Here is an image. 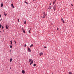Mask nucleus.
I'll return each mask as SVG.
<instances>
[{"instance_id":"10","label":"nucleus","mask_w":74,"mask_h":74,"mask_svg":"<svg viewBox=\"0 0 74 74\" xmlns=\"http://www.w3.org/2000/svg\"><path fill=\"white\" fill-rule=\"evenodd\" d=\"M33 44H32V45H30V48H32V47H33Z\"/></svg>"},{"instance_id":"30","label":"nucleus","mask_w":74,"mask_h":74,"mask_svg":"<svg viewBox=\"0 0 74 74\" xmlns=\"http://www.w3.org/2000/svg\"><path fill=\"white\" fill-rule=\"evenodd\" d=\"M44 48H47V47H44Z\"/></svg>"},{"instance_id":"28","label":"nucleus","mask_w":74,"mask_h":74,"mask_svg":"<svg viewBox=\"0 0 74 74\" xmlns=\"http://www.w3.org/2000/svg\"><path fill=\"white\" fill-rule=\"evenodd\" d=\"M24 47H26V45H24Z\"/></svg>"},{"instance_id":"8","label":"nucleus","mask_w":74,"mask_h":74,"mask_svg":"<svg viewBox=\"0 0 74 74\" xmlns=\"http://www.w3.org/2000/svg\"><path fill=\"white\" fill-rule=\"evenodd\" d=\"M33 61H32L30 63V65H31V64H33Z\"/></svg>"},{"instance_id":"17","label":"nucleus","mask_w":74,"mask_h":74,"mask_svg":"<svg viewBox=\"0 0 74 74\" xmlns=\"http://www.w3.org/2000/svg\"><path fill=\"white\" fill-rule=\"evenodd\" d=\"M69 74H72V73H71V72H69Z\"/></svg>"},{"instance_id":"36","label":"nucleus","mask_w":74,"mask_h":74,"mask_svg":"<svg viewBox=\"0 0 74 74\" xmlns=\"http://www.w3.org/2000/svg\"><path fill=\"white\" fill-rule=\"evenodd\" d=\"M57 29V30H58V29H59V28H58Z\"/></svg>"},{"instance_id":"34","label":"nucleus","mask_w":74,"mask_h":74,"mask_svg":"<svg viewBox=\"0 0 74 74\" xmlns=\"http://www.w3.org/2000/svg\"><path fill=\"white\" fill-rule=\"evenodd\" d=\"M1 20H2V19L0 20V22H1Z\"/></svg>"},{"instance_id":"6","label":"nucleus","mask_w":74,"mask_h":74,"mask_svg":"<svg viewBox=\"0 0 74 74\" xmlns=\"http://www.w3.org/2000/svg\"><path fill=\"white\" fill-rule=\"evenodd\" d=\"M43 54V53H42V52H41L39 54V55L40 56H41V55H42Z\"/></svg>"},{"instance_id":"40","label":"nucleus","mask_w":74,"mask_h":74,"mask_svg":"<svg viewBox=\"0 0 74 74\" xmlns=\"http://www.w3.org/2000/svg\"><path fill=\"white\" fill-rule=\"evenodd\" d=\"M51 4H50V5H51Z\"/></svg>"},{"instance_id":"27","label":"nucleus","mask_w":74,"mask_h":74,"mask_svg":"<svg viewBox=\"0 0 74 74\" xmlns=\"http://www.w3.org/2000/svg\"><path fill=\"white\" fill-rule=\"evenodd\" d=\"M14 41V42H15V44H16V41Z\"/></svg>"},{"instance_id":"33","label":"nucleus","mask_w":74,"mask_h":74,"mask_svg":"<svg viewBox=\"0 0 74 74\" xmlns=\"http://www.w3.org/2000/svg\"><path fill=\"white\" fill-rule=\"evenodd\" d=\"M50 10H51V6H49Z\"/></svg>"},{"instance_id":"18","label":"nucleus","mask_w":74,"mask_h":74,"mask_svg":"<svg viewBox=\"0 0 74 74\" xmlns=\"http://www.w3.org/2000/svg\"><path fill=\"white\" fill-rule=\"evenodd\" d=\"M10 47L11 48H12V46L10 45Z\"/></svg>"},{"instance_id":"5","label":"nucleus","mask_w":74,"mask_h":74,"mask_svg":"<svg viewBox=\"0 0 74 74\" xmlns=\"http://www.w3.org/2000/svg\"><path fill=\"white\" fill-rule=\"evenodd\" d=\"M3 2H2V3L1 4V7H3Z\"/></svg>"},{"instance_id":"13","label":"nucleus","mask_w":74,"mask_h":74,"mask_svg":"<svg viewBox=\"0 0 74 74\" xmlns=\"http://www.w3.org/2000/svg\"><path fill=\"white\" fill-rule=\"evenodd\" d=\"M4 15H5V16H7V14H5V12H4Z\"/></svg>"},{"instance_id":"7","label":"nucleus","mask_w":74,"mask_h":74,"mask_svg":"<svg viewBox=\"0 0 74 74\" xmlns=\"http://www.w3.org/2000/svg\"><path fill=\"white\" fill-rule=\"evenodd\" d=\"M22 30H23V32L24 33H25V30L23 29V28H22Z\"/></svg>"},{"instance_id":"37","label":"nucleus","mask_w":74,"mask_h":74,"mask_svg":"<svg viewBox=\"0 0 74 74\" xmlns=\"http://www.w3.org/2000/svg\"><path fill=\"white\" fill-rule=\"evenodd\" d=\"M10 52H11V49L10 50Z\"/></svg>"},{"instance_id":"2","label":"nucleus","mask_w":74,"mask_h":74,"mask_svg":"<svg viewBox=\"0 0 74 74\" xmlns=\"http://www.w3.org/2000/svg\"><path fill=\"white\" fill-rule=\"evenodd\" d=\"M9 26L8 25H6L5 26L6 29H8V28Z\"/></svg>"},{"instance_id":"16","label":"nucleus","mask_w":74,"mask_h":74,"mask_svg":"<svg viewBox=\"0 0 74 74\" xmlns=\"http://www.w3.org/2000/svg\"><path fill=\"white\" fill-rule=\"evenodd\" d=\"M62 22L63 23H64V20H62Z\"/></svg>"},{"instance_id":"15","label":"nucleus","mask_w":74,"mask_h":74,"mask_svg":"<svg viewBox=\"0 0 74 74\" xmlns=\"http://www.w3.org/2000/svg\"><path fill=\"white\" fill-rule=\"evenodd\" d=\"M10 42H11V45H12V41H10Z\"/></svg>"},{"instance_id":"38","label":"nucleus","mask_w":74,"mask_h":74,"mask_svg":"<svg viewBox=\"0 0 74 74\" xmlns=\"http://www.w3.org/2000/svg\"><path fill=\"white\" fill-rule=\"evenodd\" d=\"M0 18H1V15L0 14Z\"/></svg>"},{"instance_id":"3","label":"nucleus","mask_w":74,"mask_h":74,"mask_svg":"<svg viewBox=\"0 0 74 74\" xmlns=\"http://www.w3.org/2000/svg\"><path fill=\"white\" fill-rule=\"evenodd\" d=\"M22 73L23 74H25V71L23 70L22 71Z\"/></svg>"},{"instance_id":"20","label":"nucleus","mask_w":74,"mask_h":74,"mask_svg":"<svg viewBox=\"0 0 74 74\" xmlns=\"http://www.w3.org/2000/svg\"><path fill=\"white\" fill-rule=\"evenodd\" d=\"M36 66V64H34V66Z\"/></svg>"},{"instance_id":"24","label":"nucleus","mask_w":74,"mask_h":74,"mask_svg":"<svg viewBox=\"0 0 74 74\" xmlns=\"http://www.w3.org/2000/svg\"><path fill=\"white\" fill-rule=\"evenodd\" d=\"M2 29H4V27H3V26H2Z\"/></svg>"},{"instance_id":"35","label":"nucleus","mask_w":74,"mask_h":74,"mask_svg":"<svg viewBox=\"0 0 74 74\" xmlns=\"http://www.w3.org/2000/svg\"><path fill=\"white\" fill-rule=\"evenodd\" d=\"M71 5L72 6H73V4H71Z\"/></svg>"},{"instance_id":"12","label":"nucleus","mask_w":74,"mask_h":74,"mask_svg":"<svg viewBox=\"0 0 74 74\" xmlns=\"http://www.w3.org/2000/svg\"><path fill=\"white\" fill-rule=\"evenodd\" d=\"M31 61H32V59H30L29 60V62H30Z\"/></svg>"},{"instance_id":"22","label":"nucleus","mask_w":74,"mask_h":74,"mask_svg":"<svg viewBox=\"0 0 74 74\" xmlns=\"http://www.w3.org/2000/svg\"><path fill=\"white\" fill-rule=\"evenodd\" d=\"M1 25L0 24V28H1Z\"/></svg>"},{"instance_id":"31","label":"nucleus","mask_w":74,"mask_h":74,"mask_svg":"<svg viewBox=\"0 0 74 74\" xmlns=\"http://www.w3.org/2000/svg\"><path fill=\"white\" fill-rule=\"evenodd\" d=\"M46 15L45 14H44L43 15V16H45Z\"/></svg>"},{"instance_id":"29","label":"nucleus","mask_w":74,"mask_h":74,"mask_svg":"<svg viewBox=\"0 0 74 74\" xmlns=\"http://www.w3.org/2000/svg\"><path fill=\"white\" fill-rule=\"evenodd\" d=\"M44 14H45V12H44L43 13Z\"/></svg>"},{"instance_id":"9","label":"nucleus","mask_w":74,"mask_h":74,"mask_svg":"<svg viewBox=\"0 0 74 74\" xmlns=\"http://www.w3.org/2000/svg\"><path fill=\"white\" fill-rule=\"evenodd\" d=\"M11 6H12V8H14V6H13V4H11Z\"/></svg>"},{"instance_id":"32","label":"nucleus","mask_w":74,"mask_h":74,"mask_svg":"<svg viewBox=\"0 0 74 74\" xmlns=\"http://www.w3.org/2000/svg\"><path fill=\"white\" fill-rule=\"evenodd\" d=\"M18 21L19 22V19H18Z\"/></svg>"},{"instance_id":"14","label":"nucleus","mask_w":74,"mask_h":74,"mask_svg":"<svg viewBox=\"0 0 74 74\" xmlns=\"http://www.w3.org/2000/svg\"><path fill=\"white\" fill-rule=\"evenodd\" d=\"M56 0L54 2H53V5H54V4H55V1H56Z\"/></svg>"},{"instance_id":"19","label":"nucleus","mask_w":74,"mask_h":74,"mask_svg":"<svg viewBox=\"0 0 74 74\" xmlns=\"http://www.w3.org/2000/svg\"><path fill=\"white\" fill-rule=\"evenodd\" d=\"M26 21H25L24 22V24H26Z\"/></svg>"},{"instance_id":"23","label":"nucleus","mask_w":74,"mask_h":74,"mask_svg":"<svg viewBox=\"0 0 74 74\" xmlns=\"http://www.w3.org/2000/svg\"><path fill=\"white\" fill-rule=\"evenodd\" d=\"M45 18V16H43V17H42V18Z\"/></svg>"},{"instance_id":"1","label":"nucleus","mask_w":74,"mask_h":74,"mask_svg":"<svg viewBox=\"0 0 74 74\" xmlns=\"http://www.w3.org/2000/svg\"><path fill=\"white\" fill-rule=\"evenodd\" d=\"M53 9L54 10V11H55L56 9V5H55L53 7Z\"/></svg>"},{"instance_id":"11","label":"nucleus","mask_w":74,"mask_h":74,"mask_svg":"<svg viewBox=\"0 0 74 74\" xmlns=\"http://www.w3.org/2000/svg\"><path fill=\"white\" fill-rule=\"evenodd\" d=\"M12 58H10V62H12Z\"/></svg>"},{"instance_id":"26","label":"nucleus","mask_w":74,"mask_h":74,"mask_svg":"<svg viewBox=\"0 0 74 74\" xmlns=\"http://www.w3.org/2000/svg\"><path fill=\"white\" fill-rule=\"evenodd\" d=\"M61 20H62V21H63V18H61Z\"/></svg>"},{"instance_id":"41","label":"nucleus","mask_w":74,"mask_h":74,"mask_svg":"<svg viewBox=\"0 0 74 74\" xmlns=\"http://www.w3.org/2000/svg\"><path fill=\"white\" fill-rule=\"evenodd\" d=\"M33 1H34V0H33Z\"/></svg>"},{"instance_id":"42","label":"nucleus","mask_w":74,"mask_h":74,"mask_svg":"<svg viewBox=\"0 0 74 74\" xmlns=\"http://www.w3.org/2000/svg\"><path fill=\"white\" fill-rule=\"evenodd\" d=\"M1 31H0V33H1Z\"/></svg>"},{"instance_id":"39","label":"nucleus","mask_w":74,"mask_h":74,"mask_svg":"<svg viewBox=\"0 0 74 74\" xmlns=\"http://www.w3.org/2000/svg\"><path fill=\"white\" fill-rule=\"evenodd\" d=\"M3 32H4V30H3Z\"/></svg>"},{"instance_id":"25","label":"nucleus","mask_w":74,"mask_h":74,"mask_svg":"<svg viewBox=\"0 0 74 74\" xmlns=\"http://www.w3.org/2000/svg\"><path fill=\"white\" fill-rule=\"evenodd\" d=\"M25 3H26V4H27V2H26V1H25Z\"/></svg>"},{"instance_id":"21","label":"nucleus","mask_w":74,"mask_h":74,"mask_svg":"<svg viewBox=\"0 0 74 74\" xmlns=\"http://www.w3.org/2000/svg\"><path fill=\"white\" fill-rule=\"evenodd\" d=\"M29 32V33L30 34V30H29L28 31Z\"/></svg>"},{"instance_id":"4","label":"nucleus","mask_w":74,"mask_h":74,"mask_svg":"<svg viewBox=\"0 0 74 74\" xmlns=\"http://www.w3.org/2000/svg\"><path fill=\"white\" fill-rule=\"evenodd\" d=\"M28 51L29 52H31V50L30 49V48H28Z\"/></svg>"},{"instance_id":"44","label":"nucleus","mask_w":74,"mask_h":74,"mask_svg":"<svg viewBox=\"0 0 74 74\" xmlns=\"http://www.w3.org/2000/svg\"><path fill=\"white\" fill-rule=\"evenodd\" d=\"M11 69V68H10V69Z\"/></svg>"},{"instance_id":"43","label":"nucleus","mask_w":74,"mask_h":74,"mask_svg":"<svg viewBox=\"0 0 74 74\" xmlns=\"http://www.w3.org/2000/svg\"><path fill=\"white\" fill-rule=\"evenodd\" d=\"M30 30H32V28H31V29H30Z\"/></svg>"}]
</instances>
